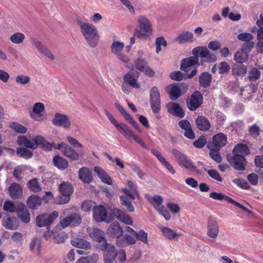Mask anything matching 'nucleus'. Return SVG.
<instances>
[{
    "label": "nucleus",
    "instance_id": "40",
    "mask_svg": "<svg viewBox=\"0 0 263 263\" xmlns=\"http://www.w3.org/2000/svg\"><path fill=\"white\" fill-rule=\"evenodd\" d=\"M27 205L32 210L36 209L42 203V199L37 195H31L27 200Z\"/></svg>",
    "mask_w": 263,
    "mask_h": 263
},
{
    "label": "nucleus",
    "instance_id": "55",
    "mask_svg": "<svg viewBox=\"0 0 263 263\" xmlns=\"http://www.w3.org/2000/svg\"><path fill=\"white\" fill-rule=\"evenodd\" d=\"M135 236L137 240L143 242L145 244L148 243V234L144 230H141L137 231Z\"/></svg>",
    "mask_w": 263,
    "mask_h": 263
},
{
    "label": "nucleus",
    "instance_id": "47",
    "mask_svg": "<svg viewBox=\"0 0 263 263\" xmlns=\"http://www.w3.org/2000/svg\"><path fill=\"white\" fill-rule=\"evenodd\" d=\"M160 230L163 236L168 239H174L178 236L176 232L169 228L162 226L160 228Z\"/></svg>",
    "mask_w": 263,
    "mask_h": 263
},
{
    "label": "nucleus",
    "instance_id": "12",
    "mask_svg": "<svg viewBox=\"0 0 263 263\" xmlns=\"http://www.w3.org/2000/svg\"><path fill=\"white\" fill-rule=\"evenodd\" d=\"M93 217L98 222L105 221L109 223L113 220L112 218H107V213L106 209L102 205L93 207Z\"/></svg>",
    "mask_w": 263,
    "mask_h": 263
},
{
    "label": "nucleus",
    "instance_id": "29",
    "mask_svg": "<svg viewBox=\"0 0 263 263\" xmlns=\"http://www.w3.org/2000/svg\"><path fill=\"white\" fill-rule=\"evenodd\" d=\"M107 233L112 237L118 238L123 235V231L118 222H113L107 229Z\"/></svg>",
    "mask_w": 263,
    "mask_h": 263
},
{
    "label": "nucleus",
    "instance_id": "25",
    "mask_svg": "<svg viewBox=\"0 0 263 263\" xmlns=\"http://www.w3.org/2000/svg\"><path fill=\"white\" fill-rule=\"evenodd\" d=\"M123 83L132 88L139 89L140 85L138 82V77L131 72H128L123 77Z\"/></svg>",
    "mask_w": 263,
    "mask_h": 263
},
{
    "label": "nucleus",
    "instance_id": "41",
    "mask_svg": "<svg viewBox=\"0 0 263 263\" xmlns=\"http://www.w3.org/2000/svg\"><path fill=\"white\" fill-rule=\"evenodd\" d=\"M53 163L55 166L61 170H66L69 165L68 161L59 155L53 157Z\"/></svg>",
    "mask_w": 263,
    "mask_h": 263
},
{
    "label": "nucleus",
    "instance_id": "43",
    "mask_svg": "<svg viewBox=\"0 0 263 263\" xmlns=\"http://www.w3.org/2000/svg\"><path fill=\"white\" fill-rule=\"evenodd\" d=\"M17 142L20 146H24L32 149H34L37 147L35 142L30 141L24 136H18L17 137Z\"/></svg>",
    "mask_w": 263,
    "mask_h": 263
},
{
    "label": "nucleus",
    "instance_id": "48",
    "mask_svg": "<svg viewBox=\"0 0 263 263\" xmlns=\"http://www.w3.org/2000/svg\"><path fill=\"white\" fill-rule=\"evenodd\" d=\"M121 204L124 206L126 210L129 212H133L135 211V208L133 205L132 201L129 199L128 196H120Z\"/></svg>",
    "mask_w": 263,
    "mask_h": 263
},
{
    "label": "nucleus",
    "instance_id": "42",
    "mask_svg": "<svg viewBox=\"0 0 263 263\" xmlns=\"http://www.w3.org/2000/svg\"><path fill=\"white\" fill-rule=\"evenodd\" d=\"M208 147L209 148V156L211 159L218 163H220L222 161V157L219 153L220 149L215 148L210 143L208 144Z\"/></svg>",
    "mask_w": 263,
    "mask_h": 263
},
{
    "label": "nucleus",
    "instance_id": "15",
    "mask_svg": "<svg viewBox=\"0 0 263 263\" xmlns=\"http://www.w3.org/2000/svg\"><path fill=\"white\" fill-rule=\"evenodd\" d=\"M57 148L60 150L65 156L71 159L72 160L77 161L79 159L78 153L72 147L64 142L59 144Z\"/></svg>",
    "mask_w": 263,
    "mask_h": 263
},
{
    "label": "nucleus",
    "instance_id": "7",
    "mask_svg": "<svg viewBox=\"0 0 263 263\" xmlns=\"http://www.w3.org/2000/svg\"><path fill=\"white\" fill-rule=\"evenodd\" d=\"M101 249L103 251V260L105 263L117 262V250L114 245L105 242L101 245Z\"/></svg>",
    "mask_w": 263,
    "mask_h": 263
},
{
    "label": "nucleus",
    "instance_id": "57",
    "mask_svg": "<svg viewBox=\"0 0 263 263\" xmlns=\"http://www.w3.org/2000/svg\"><path fill=\"white\" fill-rule=\"evenodd\" d=\"M167 42L163 36L158 37L156 40V52L158 53L161 50V46L166 47Z\"/></svg>",
    "mask_w": 263,
    "mask_h": 263
},
{
    "label": "nucleus",
    "instance_id": "13",
    "mask_svg": "<svg viewBox=\"0 0 263 263\" xmlns=\"http://www.w3.org/2000/svg\"><path fill=\"white\" fill-rule=\"evenodd\" d=\"M203 97L202 94L199 91H196L187 100V108L190 110L195 111L201 105Z\"/></svg>",
    "mask_w": 263,
    "mask_h": 263
},
{
    "label": "nucleus",
    "instance_id": "18",
    "mask_svg": "<svg viewBox=\"0 0 263 263\" xmlns=\"http://www.w3.org/2000/svg\"><path fill=\"white\" fill-rule=\"evenodd\" d=\"M219 232L218 222L213 218H209L207 221V235L212 238H216Z\"/></svg>",
    "mask_w": 263,
    "mask_h": 263
},
{
    "label": "nucleus",
    "instance_id": "61",
    "mask_svg": "<svg viewBox=\"0 0 263 263\" xmlns=\"http://www.w3.org/2000/svg\"><path fill=\"white\" fill-rule=\"evenodd\" d=\"M206 143L205 137L202 135L200 136L197 140L193 142V145L195 147L201 148H203Z\"/></svg>",
    "mask_w": 263,
    "mask_h": 263
},
{
    "label": "nucleus",
    "instance_id": "6",
    "mask_svg": "<svg viewBox=\"0 0 263 263\" xmlns=\"http://www.w3.org/2000/svg\"><path fill=\"white\" fill-rule=\"evenodd\" d=\"M172 152L173 156L179 161L180 165L183 166L187 170L198 173L197 168L194 165L193 161L186 155L176 148H173Z\"/></svg>",
    "mask_w": 263,
    "mask_h": 263
},
{
    "label": "nucleus",
    "instance_id": "20",
    "mask_svg": "<svg viewBox=\"0 0 263 263\" xmlns=\"http://www.w3.org/2000/svg\"><path fill=\"white\" fill-rule=\"evenodd\" d=\"M45 110V106L41 102L36 103L32 107V112L30 116L32 119L37 121H42L47 118L46 116H43L42 114Z\"/></svg>",
    "mask_w": 263,
    "mask_h": 263
},
{
    "label": "nucleus",
    "instance_id": "50",
    "mask_svg": "<svg viewBox=\"0 0 263 263\" xmlns=\"http://www.w3.org/2000/svg\"><path fill=\"white\" fill-rule=\"evenodd\" d=\"M248 59V54L245 51L238 50L236 52L234 56V60L236 62V63L243 64L246 62Z\"/></svg>",
    "mask_w": 263,
    "mask_h": 263
},
{
    "label": "nucleus",
    "instance_id": "37",
    "mask_svg": "<svg viewBox=\"0 0 263 263\" xmlns=\"http://www.w3.org/2000/svg\"><path fill=\"white\" fill-rule=\"evenodd\" d=\"M250 154L249 147L245 144L239 143L235 146L233 150V155H238L244 157Z\"/></svg>",
    "mask_w": 263,
    "mask_h": 263
},
{
    "label": "nucleus",
    "instance_id": "44",
    "mask_svg": "<svg viewBox=\"0 0 263 263\" xmlns=\"http://www.w3.org/2000/svg\"><path fill=\"white\" fill-rule=\"evenodd\" d=\"M71 244L77 248L87 250L90 249V243L86 240L79 238H76L71 240Z\"/></svg>",
    "mask_w": 263,
    "mask_h": 263
},
{
    "label": "nucleus",
    "instance_id": "3",
    "mask_svg": "<svg viewBox=\"0 0 263 263\" xmlns=\"http://www.w3.org/2000/svg\"><path fill=\"white\" fill-rule=\"evenodd\" d=\"M139 28L135 30V35L140 39H147L152 34V27L149 20L144 16H140L138 20Z\"/></svg>",
    "mask_w": 263,
    "mask_h": 263
},
{
    "label": "nucleus",
    "instance_id": "56",
    "mask_svg": "<svg viewBox=\"0 0 263 263\" xmlns=\"http://www.w3.org/2000/svg\"><path fill=\"white\" fill-rule=\"evenodd\" d=\"M203 169L206 172L208 175L213 179L219 182L222 181V178L217 171L215 170H208L204 167H203Z\"/></svg>",
    "mask_w": 263,
    "mask_h": 263
},
{
    "label": "nucleus",
    "instance_id": "9",
    "mask_svg": "<svg viewBox=\"0 0 263 263\" xmlns=\"http://www.w3.org/2000/svg\"><path fill=\"white\" fill-rule=\"evenodd\" d=\"M149 100L151 109L154 114H159L161 109V99L157 87H153L150 90Z\"/></svg>",
    "mask_w": 263,
    "mask_h": 263
},
{
    "label": "nucleus",
    "instance_id": "23",
    "mask_svg": "<svg viewBox=\"0 0 263 263\" xmlns=\"http://www.w3.org/2000/svg\"><path fill=\"white\" fill-rule=\"evenodd\" d=\"M16 213L17 216L22 221L25 223H28L30 222V213L24 204L20 203L17 204V210Z\"/></svg>",
    "mask_w": 263,
    "mask_h": 263
},
{
    "label": "nucleus",
    "instance_id": "51",
    "mask_svg": "<svg viewBox=\"0 0 263 263\" xmlns=\"http://www.w3.org/2000/svg\"><path fill=\"white\" fill-rule=\"evenodd\" d=\"M16 152L18 156L27 159L31 158L33 156L32 151L24 147L17 148Z\"/></svg>",
    "mask_w": 263,
    "mask_h": 263
},
{
    "label": "nucleus",
    "instance_id": "39",
    "mask_svg": "<svg viewBox=\"0 0 263 263\" xmlns=\"http://www.w3.org/2000/svg\"><path fill=\"white\" fill-rule=\"evenodd\" d=\"M169 88V97L172 100H175L180 96L181 88L178 84L176 83L167 86L166 89Z\"/></svg>",
    "mask_w": 263,
    "mask_h": 263
},
{
    "label": "nucleus",
    "instance_id": "31",
    "mask_svg": "<svg viewBox=\"0 0 263 263\" xmlns=\"http://www.w3.org/2000/svg\"><path fill=\"white\" fill-rule=\"evenodd\" d=\"M89 236L94 240L99 242H107L105 238V233L97 228L91 229L89 231Z\"/></svg>",
    "mask_w": 263,
    "mask_h": 263
},
{
    "label": "nucleus",
    "instance_id": "62",
    "mask_svg": "<svg viewBox=\"0 0 263 263\" xmlns=\"http://www.w3.org/2000/svg\"><path fill=\"white\" fill-rule=\"evenodd\" d=\"M30 81V78L29 76L20 74L15 77V82L16 83L25 85L28 83Z\"/></svg>",
    "mask_w": 263,
    "mask_h": 263
},
{
    "label": "nucleus",
    "instance_id": "26",
    "mask_svg": "<svg viewBox=\"0 0 263 263\" xmlns=\"http://www.w3.org/2000/svg\"><path fill=\"white\" fill-rule=\"evenodd\" d=\"M31 43L37 49L40 53L44 54L46 57L52 60L54 59V57L51 52L40 41L33 39L31 41Z\"/></svg>",
    "mask_w": 263,
    "mask_h": 263
},
{
    "label": "nucleus",
    "instance_id": "34",
    "mask_svg": "<svg viewBox=\"0 0 263 263\" xmlns=\"http://www.w3.org/2000/svg\"><path fill=\"white\" fill-rule=\"evenodd\" d=\"M175 41L179 44H184L194 41L193 34L189 31H183L175 39Z\"/></svg>",
    "mask_w": 263,
    "mask_h": 263
},
{
    "label": "nucleus",
    "instance_id": "64",
    "mask_svg": "<svg viewBox=\"0 0 263 263\" xmlns=\"http://www.w3.org/2000/svg\"><path fill=\"white\" fill-rule=\"evenodd\" d=\"M253 38V35L251 33L247 32L241 33L237 35V39L239 40L246 42V43L251 42V41Z\"/></svg>",
    "mask_w": 263,
    "mask_h": 263
},
{
    "label": "nucleus",
    "instance_id": "10",
    "mask_svg": "<svg viewBox=\"0 0 263 263\" xmlns=\"http://www.w3.org/2000/svg\"><path fill=\"white\" fill-rule=\"evenodd\" d=\"M192 53L195 56L198 55V58H205V61L208 63H214L217 60L216 55L210 52L206 47H196L193 49Z\"/></svg>",
    "mask_w": 263,
    "mask_h": 263
},
{
    "label": "nucleus",
    "instance_id": "5",
    "mask_svg": "<svg viewBox=\"0 0 263 263\" xmlns=\"http://www.w3.org/2000/svg\"><path fill=\"white\" fill-rule=\"evenodd\" d=\"M146 197L148 201L153 205L154 209L162 215L166 220H168L171 219V216L162 204L163 198L160 195H155L153 197H151L148 195H146Z\"/></svg>",
    "mask_w": 263,
    "mask_h": 263
},
{
    "label": "nucleus",
    "instance_id": "59",
    "mask_svg": "<svg viewBox=\"0 0 263 263\" xmlns=\"http://www.w3.org/2000/svg\"><path fill=\"white\" fill-rule=\"evenodd\" d=\"M134 65L136 69L142 71L147 65V62L142 59L138 58L134 61Z\"/></svg>",
    "mask_w": 263,
    "mask_h": 263
},
{
    "label": "nucleus",
    "instance_id": "52",
    "mask_svg": "<svg viewBox=\"0 0 263 263\" xmlns=\"http://www.w3.org/2000/svg\"><path fill=\"white\" fill-rule=\"evenodd\" d=\"M98 259V255L93 254L92 255L81 257L77 260V263H97Z\"/></svg>",
    "mask_w": 263,
    "mask_h": 263
},
{
    "label": "nucleus",
    "instance_id": "63",
    "mask_svg": "<svg viewBox=\"0 0 263 263\" xmlns=\"http://www.w3.org/2000/svg\"><path fill=\"white\" fill-rule=\"evenodd\" d=\"M218 72L220 74H224L230 69L229 65L226 62H222L218 65Z\"/></svg>",
    "mask_w": 263,
    "mask_h": 263
},
{
    "label": "nucleus",
    "instance_id": "45",
    "mask_svg": "<svg viewBox=\"0 0 263 263\" xmlns=\"http://www.w3.org/2000/svg\"><path fill=\"white\" fill-rule=\"evenodd\" d=\"M25 39V34L20 32H16L10 35L9 40L14 44L19 45L22 44Z\"/></svg>",
    "mask_w": 263,
    "mask_h": 263
},
{
    "label": "nucleus",
    "instance_id": "27",
    "mask_svg": "<svg viewBox=\"0 0 263 263\" xmlns=\"http://www.w3.org/2000/svg\"><path fill=\"white\" fill-rule=\"evenodd\" d=\"M32 141L35 142L37 147H41L43 150L50 151L52 150L54 143L47 142L45 139L41 136H36Z\"/></svg>",
    "mask_w": 263,
    "mask_h": 263
},
{
    "label": "nucleus",
    "instance_id": "32",
    "mask_svg": "<svg viewBox=\"0 0 263 263\" xmlns=\"http://www.w3.org/2000/svg\"><path fill=\"white\" fill-rule=\"evenodd\" d=\"M212 140L213 144L212 146L215 148L220 149L221 147L226 144L227 138L224 134L222 133H219L213 137Z\"/></svg>",
    "mask_w": 263,
    "mask_h": 263
},
{
    "label": "nucleus",
    "instance_id": "21",
    "mask_svg": "<svg viewBox=\"0 0 263 263\" xmlns=\"http://www.w3.org/2000/svg\"><path fill=\"white\" fill-rule=\"evenodd\" d=\"M112 214L121 222L128 225H132L133 219L129 215L117 209H112Z\"/></svg>",
    "mask_w": 263,
    "mask_h": 263
},
{
    "label": "nucleus",
    "instance_id": "53",
    "mask_svg": "<svg viewBox=\"0 0 263 263\" xmlns=\"http://www.w3.org/2000/svg\"><path fill=\"white\" fill-rule=\"evenodd\" d=\"M261 76V72L259 69L253 67L251 68L248 76L250 81H255L259 79Z\"/></svg>",
    "mask_w": 263,
    "mask_h": 263
},
{
    "label": "nucleus",
    "instance_id": "22",
    "mask_svg": "<svg viewBox=\"0 0 263 263\" xmlns=\"http://www.w3.org/2000/svg\"><path fill=\"white\" fill-rule=\"evenodd\" d=\"M195 65H199V58L198 55L190 57L183 59L180 64V69L185 72H187L189 68Z\"/></svg>",
    "mask_w": 263,
    "mask_h": 263
},
{
    "label": "nucleus",
    "instance_id": "19",
    "mask_svg": "<svg viewBox=\"0 0 263 263\" xmlns=\"http://www.w3.org/2000/svg\"><path fill=\"white\" fill-rule=\"evenodd\" d=\"M167 112L173 116L183 118L185 116V112L179 104L173 102L167 103L166 105Z\"/></svg>",
    "mask_w": 263,
    "mask_h": 263
},
{
    "label": "nucleus",
    "instance_id": "4",
    "mask_svg": "<svg viewBox=\"0 0 263 263\" xmlns=\"http://www.w3.org/2000/svg\"><path fill=\"white\" fill-rule=\"evenodd\" d=\"M60 195L56 198V203L63 204L68 202L70 196L73 193V187L71 183L68 182H63L59 187Z\"/></svg>",
    "mask_w": 263,
    "mask_h": 263
},
{
    "label": "nucleus",
    "instance_id": "46",
    "mask_svg": "<svg viewBox=\"0 0 263 263\" xmlns=\"http://www.w3.org/2000/svg\"><path fill=\"white\" fill-rule=\"evenodd\" d=\"M209 197L214 200H225L228 203H230L232 204L234 201L233 199L227 196V195H224V194L221 193H217L216 192H211L209 194Z\"/></svg>",
    "mask_w": 263,
    "mask_h": 263
},
{
    "label": "nucleus",
    "instance_id": "2",
    "mask_svg": "<svg viewBox=\"0 0 263 263\" xmlns=\"http://www.w3.org/2000/svg\"><path fill=\"white\" fill-rule=\"evenodd\" d=\"M105 115L110 122L116 127L117 129L120 132L124 137L127 139L132 138L134 140L142 147L148 149L147 145L143 141L140 137L134 134L132 130L124 123H119L112 115L106 109L104 110Z\"/></svg>",
    "mask_w": 263,
    "mask_h": 263
},
{
    "label": "nucleus",
    "instance_id": "36",
    "mask_svg": "<svg viewBox=\"0 0 263 263\" xmlns=\"http://www.w3.org/2000/svg\"><path fill=\"white\" fill-rule=\"evenodd\" d=\"M2 224L6 229L9 230H15L18 226L16 218L10 217L4 218L2 220Z\"/></svg>",
    "mask_w": 263,
    "mask_h": 263
},
{
    "label": "nucleus",
    "instance_id": "17",
    "mask_svg": "<svg viewBox=\"0 0 263 263\" xmlns=\"http://www.w3.org/2000/svg\"><path fill=\"white\" fill-rule=\"evenodd\" d=\"M52 123L59 127L68 128L70 127L71 121L69 118L66 115L56 113L52 120Z\"/></svg>",
    "mask_w": 263,
    "mask_h": 263
},
{
    "label": "nucleus",
    "instance_id": "35",
    "mask_svg": "<svg viewBox=\"0 0 263 263\" xmlns=\"http://www.w3.org/2000/svg\"><path fill=\"white\" fill-rule=\"evenodd\" d=\"M212 80V76L209 72H203L199 76V83L201 87L207 88L210 86Z\"/></svg>",
    "mask_w": 263,
    "mask_h": 263
},
{
    "label": "nucleus",
    "instance_id": "8",
    "mask_svg": "<svg viewBox=\"0 0 263 263\" xmlns=\"http://www.w3.org/2000/svg\"><path fill=\"white\" fill-rule=\"evenodd\" d=\"M58 216L59 213L57 211H53L50 214L47 213L40 214L36 218V224L39 227H46L47 229H49L50 226Z\"/></svg>",
    "mask_w": 263,
    "mask_h": 263
},
{
    "label": "nucleus",
    "instance_id": "58",
    "mask_svg": "<svg viewBox=\"0 0 263 263\" xmlns=\"http://www.w3.org/2000/svg\"><path fill=\"white\" fill-rule=\"evenodd\" d=\"M233 182L242 189L249 190L250 188V186L249 183L243 179H235L233 180Z\"/></svg>",
    "mask_w": 263,
    "mask_h": 263
},
{
    "label": "nucleus",
    "instance_id": "28",
    "mask_svg": "<svg viewBox=\"0 0 263 263\" xmlns=\"http://www.w3.org/2000/svg\"><path fill=\"white\" fill-rule=\"evenodd\" d=\"M197 128L203 132L208 131L211 128V123L209 120L203 116H199L195 120Z\"/></svg>",
    "mask_w": 263,
    "mask_h": 263
},
{
    "label": "nucleus",
    "instance_id": "33",
    "mask_svg": "<svg viewBox=\"0 0 263 263\" xmlns=\"http://www.w3.org/2000/svg\"><path fill=\"white\" fill-rule=\"evenodd\" d=\"M248 67L243 64L235 63L232 68V73L237 77H242L247 73Z\"/></svg>",
    "mask_w": 263,
    "mask_h": 263
},
{
    "label": "nucleus",
    "instance_id": "38",
    "mask_svg": "<svg viewBox=\"0 0 263 263\" xmlns=\"http://www.w3.org/2000/svg\"><path fill=\"white\" fill-rule=\"evenodd\" d=\"M95 172L97 174L99 178L101 181L108 185H111L112 181L110 176L101 167L99 166H95L94 168Z\"/></svg>",
    "mask_w": 263,
    "mask_h": 263
},
{
    "label": "nucleus",
    "instance_id": "30",
    "mask_svg": "<svg viewBox=\"0 0 263 263\" xmlns=\"http://www.w3.org/2000/svg\"><path fill=\"white\" fill-rule=\"evenodd\" d=\"M8 191L10 196L14 199L20 198L23 194V189L17 183H13L9 187Z\"/></svg>",
    "mask_w": 263,
    "mask_h": 263
},
{
    "label": "nucleus",
    "instance_id": "54",
    "mask_svg": "<svg viewBox=\"0 0 263 263\" xmlns=\"http://www.w3.org/2000/svg\"><path fill=\"white\" fill-rule=\"evenodd\" d=\"M3 209L9 213H14L17 212V205L16 206L12 201L6 200L3 205Z\"/></svg>",
    "mask_w": 263,
    "mask_h": 263
},
{
    "label": "nucleus",
    "instance_id": "14",
    "mask_svg": "<svg viewBox=\"0 0 263 263\" xmlns=\"http://www.w3.org/2000/svg\"><path fill=\"white\" fill-rule=\"evenodd\" d=\"M124 47V44L123 43L114 41L111 46V52L117 56L119 60L127 63L130 61V58L121 52Z\"/></svg>",
    "mask_w": 263,
    "mask_h": 263
},
{
    "label": "nucleus",
    "instance_id": "24",
    "mask_svg": "<svg viewBox=\"0 0 263 263\" xmlns=\"http://www.w3.org/2000/svg\"><path fill=\"white\" fill-rule=\"evenodd\" d=\"M78 177L84 183H90L93 180L91 172L86 167H81L78 172Z\"/></svg>",
    "mask_w": 263,
    "mask_h": 263
},
{
    "label": "nucleus",
    "instance_id": "11",
    "mask_svg": "<svg viewBox=\"0 0 263 263\" xmlns=\"http://www.w3.org/2000/svg\"><path fill=\"white\" fill-rule=\"evenodd\" d=\"M227 158L230 164L235 170L240 171L246 170L247 161L243 156L238 155H228Z\"/></svg>",
    "mask_w": 263,
    "mask_h": 263
},
{
    "label": "nucleus",
    "instance_id": "16",
    "mask_svg": "<svg viewBox=\"0 0 263 263\" xmlns=\"http://www.w3.org/2000/svg\"><path fill=\"white\" fill-rule=\"evenodd\" d=\"M81 222L82 218L81 215L78 213H74L61 220L60 223L63 228H65L70 225L73 227L78 226Z\"/></svg>",
    "mask_w": 263,
    "mask_h": 263
},
{
    "label": "nucleus",
    "instance_id": "60",
    "mask_svg": "<svg viewBox=\"0 0 263 263\" xmlns=\"http://www.w3.org/2000/svg\"><path fill=\"white\" fill-rule=\"evenodd\" d=\"M10 127L16 132L20 134H24L27 131V128L25 127L16 123H12L10 125Z\"/></svg>",
    "mask_w": 263,
    "mask_h": 263
},
{
    "label": "nucleus",
    "instance_id": "49",
    "mask_svg": "<svg viewBox=\"0 0 263 263\" xmlns=\"http://www.w3.org/2000/svg\"><path fill=\"white\" fill-rule=\"evenodd\" d=\"M27 186L30 191L35 193L39 192L42 190V187L36 178L30 180L27 182Z\"/></svg>",
    "mask_w": 263,
    "mask_h": 263
},
{
    "label": "nucleus",
    "instance_id": "1",
    "mask_svg": "<svg viewBox=\"0 0 263 263\" xmlns=\"http://www.w3.org/2000/svg\"><path fill=\"white\" fill-rule=\"evenodd\" d=\"M80 32L88 45L91 48L97 46L100 40V35L97 27L93 24L77 20Z\"/></svg>",
    "mask_w": 263,
    "mask_h": 263
}]
</instances>
